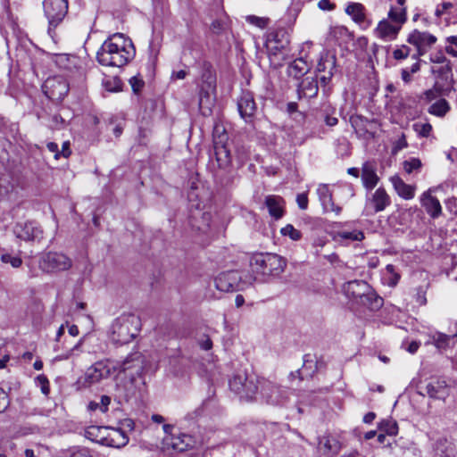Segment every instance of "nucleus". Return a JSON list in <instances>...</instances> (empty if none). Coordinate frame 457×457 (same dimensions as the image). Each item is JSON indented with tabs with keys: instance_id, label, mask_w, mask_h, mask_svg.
<instances>
[{
	"instance_id": "7c9ffc66",
	"label": "nucleus",
	"mask_w": 457,
	"mask_h": 457,
	"mask_svg": "<svg viewBox=\"0 0 457 457\" xmlns=\"http://www.w3.org/2000/svg\"><path fill=\"white\" fill-rule=\"evenodd\" d=\"M401 29V26L399 24H391L389 21L384 20L381 21L377 28V33L379 37L381 38H388L393 39L396 37L399 30Z\"/></svg>"
},
{
	"instance_id": "f03ea898",
	"label": "nucleus",
	"mask_w": 457,
	"mask_h": 457,
	"mask_svg": "<svg viewBox=\"0 0 457 457\" xmlns=\"http://www.w3.org/2000/svg\"><path fill=\"white\" fill-rule=\"evenodd\" d=\"M141 320L135 313H123L114 320L111 328V340L118 345H126L138 335Z\"/></svg>"
},
{
	"instance_id": "393cba45",
	"label": "nucleus",
	"mask_w": 457,
	"mask_h": 457,
	"mask_svg": "<svg viewBox=\"0 0 457 457\" xmlns=\"http://www.w3.org/2000/svg\"><path fill=\"white\" fill-rule=\"evenodd\" d=\"M426 394L431 398L444 399L448 395L447 384L445 380L432 379L425 387Z\"/></svg>"
},
{
	"instance_id": "aec40b11",
	"label": "nucleus",
	"mask_w": 457,
	"mask_h": 457,
	"mask_svg": "<svg viewBox=\"0 0 457 457\" xmlns=\"http://www.w3.org/2000/svg\"><path fill=\"white\" fill-rule=\"evenodd\" d=\"M374 212H380L391 204V198L383 187H378L368 199Z\"/></svg>"
},
{
	"instance_id": "79ce46f5",
	"label": "nucleus",
	"mask_w": 457,
	"mask_h": 457,
	"mask_svg": "<svg viewBox=\"0 0 457 457\" xmlns=\"http://www.w3.org/2000/svg\"><path fill=\"white\" fill-rule=\"evenodd\" d=\"M270 38L278 44L277 48H284L289 43L287 33L284 29H277L271 33Z\"/></svg>"
},
{
	"instance_id": "2eb2a0df",
	"label": "nucleus",
	"mask_w": 457,
	"mask_h": 457,
	"mask_svg": "<svg viewBox=\"0 0 457 457\" xmlns=\"http://www.w3.org/2000/svg\"><path fill=\"white\" fill-rule=\"evenodd\" d=\"M237 109L240 116L247 120L251 119L256 112V104L253 99V95L249 91H243L239 99L237 100Z\"/></svg>"
},
{
	"instance_id": "8fccbe9b",
	"label": "nucleus",
	"mask_w": 457,
	"mask_h": 457,
	"mask_svg": "<svg viewBox=\"0 0 457 457\" xmlns=\"http://www.w3.org/2000/svg\"><path fill=\"white\" fill-rule=\"evenodd\" d=\"M320 445L327 453H337L339 450L338 442L334 438L324 437L322 440H320Z\"/></svg>"
},
{
	"instance_id": "a19ab883",
	"label": "nucleus",
	"mask_w": 457,
	"mask_h": 457,
	"mask_svg": "<svg viewBox=\"0 0 457 457\" xmlns=\"http://www.w3.org/2000/svg\"><path fill=\"white\" fill-rule=\"evenodd\" d=\"M449 111V103L444 98L432 104L428 108V112L437 117H444Z\"/></svg>"
},
{
	"instance_id": "4c0bfd02",
	"label": "nucleus",
	"mask_w": 457,
	"mask_h": 457,
	"mask_svg": "<svg viewBox=\"0 0 457 457\" xmlns=\"http://www.w3.org/2000/svg\"><path fill=\"white\" fill-rule=\"evenodd\" d=\"M400 278V274L395 270V267L393 264L386 266L382 276V280L385 284L394 287L397 285Z\"/></svg>"
},
{
	"instance_id": "49530a36",
	"label": "nucleus",
	"mask_w": 457,
	"mask_h": 457,
	"mask_svg": "<svg viewBox=\"0 0 457 457\" xmlns=\"http://www.w3.org/2000/svg\"><path fill=\"white\" fill-rule=\"evenodd\" d=\"M337 237L339 240L361 241L364 238V234L361 230L341 231L337 233Z\"/></svg>"
},
{
	"instance_id": "39448f33",
	"label": "nucleus",
	"mask_w": 457,
	"mask_h": 457,
	"mask_svg": "<svg viewBox=\"0 0 457 457\" xmlns=\"http://www.w3.org/2000/svg\"><path fill=\"white\" fill-rule=\"evenodd\" d=\"M257 280L256 276L249 272L228 270L219 274L215 278V287L221 292H234L244 290Z\"/></svg>"
},
{
	"instance_id": "5701e85b",
	"label": "nucleus",
	"mask_w": 457,
	"mask_h": 457,
	"mask_svg": "<svg viewBox=\"0 0 457 457\" xmlns=\"http://www.w3.org/2000/svg\"><path fill=\"white\" fill-rule=\"evenodd\" d=\"M54 62L60 69L71 73H73L80 68V61L79 57L73 54H56Z\"/></svg>"
},
{
	"instance_id": "de8ad7c7",
	"label": "nucleus",
	"mask_w": 457,
	"mask_h": 457,
	"mask_svg": "<svg viewBox=\"0 0 457 457\" xmlns=\"http://www.w3.org/2000/svg\"><path fill=\"white\" fill-rule=\"evenodd\" d=\"M280 233L284 237H288L294 241H298L302 238V233L300 230L295 228L291 224H287L280 229Z\"/></svg>"
},
{
	"instance_id": "a211bd4d",
	"label": "nucleus",
	"mask_w": 457,
	"mask_h": 457,
	"mask_svg": "<svg viewBox=\"0 0 457 457\" xmlns=\"http://www.w3.org/2000/svg\"><path fill=\"white\" fill-rule=\"evenodd\" d=\"M420 203L431 218L436 219L441 215V204L436 197L430 194V190L426 191L421 195Z\"/></svg>"
},
{
	"instance_id": "6e6d98bb",
	"label": "nucleus",
	"mask_w": 457,
	"mask_h": 457,
	"mask_svg": "<svg viewBox=\"0 0 457 457\" xmlns=\"http://www.w3.org/2000/svg\"><path fill=\"white\" fill-rule=\"evenodd\" d=\"M129 84L135 94H139L145 86V81L141 76H134L129 79Z\"/></svg>"
},
{
	"instance_id": "9d476101",
	"label": "nucleus",
	"mask_w": 457,
	"mask_h": 457,
	"mask_svg": "<svg viewBox=\"0 0 457 457\" xmlns=\"http://www.w3.org/2000/svg\"><path fill=\"white\" fill-rule=\"evenodd\" d=\"M117 367L109 360H103L95 362L87 369L83 377V386H91L112 376Z\"/></svg>"
},
{
	"instance_id": "c85d7f7f",
	"label": "nucleus",
	"mask_w": 457,
	"mask_h": 457,
	"mask_svg": "<svg viewBox=\"0 0 457 457\" xmlns=\"http://www.w3.org/2000/svg\"><path fill=\"white\" fill-rule=\"evenodd\" d=\"M383 298L377 295V293L370 287V291L366 292L357 303H360L371 311H377L383 305Z\"/></svg>"
},
{
	"instance_id": "774afa93",
	"label": "nucleus",
	"mask_w": 457,
	"mask_h": 457,
	"mask_svg": "<svg viewBox=\"0 0 457 457\" xmlns=\"http://www.w3.org/2000/svg\"><path fill=\"white\" fill-rule=\"evenodd\" d=\"M430 61L434 63H442L445 64L447 62H450L442 53H436L430 56Z\"/></svg>"
},
{
	"instance_id": "b1692460",
	"label": "nucleus",
	"mask_w": 457,
	"mask_h": 457,
	"mask_svg": "<svg viewBox=\"0 0 457 457\" xmlns=\"http://www.w3.org/2000/svg\"><path fill=\"white\" fill-rule=\"evenodd\" d=\"M126 431L120 428H109L105 446L121 448L129 443Z\"/></svg>"
},
{
	"instance_id": "864d4df0",
	"label": "nucleus",
	"mask_w": 457,
	"mask_h": 457,
	"mask_svg": "<svg viewBox=\"0 0 457 457\" xmlns=\"http://www.w3.org/2000/svg\"><path fill=\"white\" fill-rule=\"evenodd\" d=\"M403 165L404 170L410 174L421 167V162L418 158H411L410 160L404 161Z\"/></svg>"
},
{
	"instance_id": "a18cd8bd",
	"label": "nucleus",
	"mask_w": 457,
	"mask_h": 457,
	"mask_svg": "<svg viewBox=\"0 0 457 457\" xmlns=\"http://www.w3.org/2000/svg\"><path fill=\"white\" fill-rule=\"evenodd\" d=\"M379 429L389 436H395L398 433V425L396 421L387 419L383 420L378 426Z\"/></svg>"
},
{
	"instance_id": "f257e3e1",
	"label": "nucleus",
	"mask_w": 457,
	"mask_h": 457,
	"mask_svg": "<svg viewBox=\"0 0 457 457\" xmlns=\"http://www.w3.org/2000/svg\"><path fill=\"white\" fill-rule=\"evenodd\" d=\"M136 54L135 46L129 37L121 33L110 36L97 51V62L103 66L122 67Z\"/></svg>"
},
{
	"instance_id": "c03bdc74",
	"label": "nucleus",
	"mask_w": 457,
	"mask_h": 457,
	"mask_svg": "<svg viewBox=\"0 0 457 457\" xmlns=\"http://www.w3.org/2000/svg\"><path fill=\"white\" fill-rule=\"evenodd\" d=\"M451 91V87H445V85H440L436 82L434 88L428 89L425 92V96L428 101L436 99L438 96L446 94Z\"/></svg>"
},
{
	"instance_id": "4468645a",
	"label": "nucleus",
	"mask_w": 457,
	"mask_h": 457,
	"mask_svg": "<svg viewBox=\"0 0 457 457\" xmlns=\"http://www.w3.org/2000/svg\"><path fill=\"white\" fill-rule=\"evenodd\" d=\"M145 360L142 353L137 352L130 353L120 365L123 372L129 371V377L140 376L145 370Z\"/></svg>"
},
{
	"instance_id": "dca6fc26",
	"label": "nucleus",
	"mask_w": 457,
	"mask_h": 457,
	"mask_svg": "<svg viewBox=\"0 0 457 457\" xmlns=\"http://www.w3.org/2000/svg\"><path fill=\"white\" fill-rule=\"evenodd\" d=\"M370 287L366 281L355 279L345 283L343 290L347 297L358 303L361 295L370 291Z\"/></svg>"
},
{
	"instance_id": "20e7f679",
	"label": "nucleus",
	"mask_w": 457,
	"mask_h": 457,
	"mask_svg": "<svg viewBox=\"0 0 457 457\" xmlns=\"http://www.w3.org/2000/svg\"><path fill=\"white\" fill-rule=\"evenodd\" d=\"M286 265V261L275 253H255L250 258L253 272L262 276L278 277L284 271Z\"/></svg>"
},
{
	"instance_id": "58836bf2",
	"label": "nucleus",
	"mask_w": 457,
	"mask_h": 457,
	"mask_svg": "<svg viewBox=\"0 0 457 457\" xmlns=\"http://www.w3.org/2000/svg\"><path fill=\"white\" fill-rule=\"evenodd\" d=\"M436 450L440 453L441 457H455L453 444L445 437L436 440Z\"/></svg>"
},
{
	"instance_id": "f3484780",
	"label": "nucleus",
	"mask_w": 457,
	"mask_h": 457,
	"mask_svg": "<svg viewBox=\"0 0 457 457\" xmlns=\"http://www.w3.org/2000/svg\"><path fill=\"white\" fill-rule=\"evenodd\" d=\"M163 440L168 447L177 452H185L194 444V439L191 436L182 433L178 436H165Z\"/></svg>"
},
{
	"instance_id": "37998d69",
	"label": "nucleus",
	"mask_w": 457,
	"mask_h": 457,
	"mask_svg": "<svg viewBox=\"0 0 457 457\" xmlns=\"http://www.w3.org/2000/svg\"><path fill=\"white\" fill-rule=\"evenodd\" d=\"M14 183L10 174L0 175V194L7 195L14 189Z\"/></svg>"
},
{
	"instance_id": "3c124183",
	"label": "nucleus",
	"mask_w": 457,
	"mask_h": 457,
	"mask_svg": "<svg viewBox=\"0 0 457 457\" xmlns=\"http://www.w3.org/2000/svg\"><path fill=\"white\" fill-rule=\"evenodd\" d=\"M1 261L4 263H9L12 268H20L22 264V259L19 255H12L4 253L1 254Z\"/></svg>"
},
{
	"instance_id": "a878e982",
	"label": "nucleus",
	"mask_w": 457,
	"mask_h": 457,
	"mask_svg": "<svg viewBox=\"0 0 457 457\" xmlns=\"http://www.w3.org/2000/svg\"><path fill=\"white\" fill-rule=\"evenodd\" d=\"M390 181L396 191L397 195L405 199H412L415 195L416 187L414 185L406 184L400 177L394 176Z\"/></svg>"
},
{
	"instance_id": "603ef678",
	"label": "nucleus",
	"mask_w": 457,
	"mask_h": 457,
	"mask_svg": "<svg viewBox=\"0 0 457 457\" xmlns=\"http://www.w3.org/2000/svg\"><path fill=\"white\" fill-rule=\"evenodd\" d=\"M186 360L183 357H172L170 359V365L174 374L178 375L182 371Z\"/></svg>"
},
{
	"instance_id": "473e14b6",
	"label": "nucleus",
	"mask_w": 457,
	"mask_h": 457,
	"mask_svg": "<svg viewBox=\"0 0 457 457\" xmlns=\"http://www.w3.org/2000/svg\"><path fill=\"white\" fill-rule=\"evenodd\" d=\"M337 58L334 54L326 53L321 54L316 66L317 73L336 71Z\"/></svg>"
},
{
	"instance_id": "6e6552de",
	"label": "nucleus",
	"mask_w": 457,
	"mask_h": 457,
	"mask_svg": "<svg viewBox=\"0 0 457 457\" xmlns=\"http://www.w3.org/2000/svg\"><path fill=\"white\" fill-rule=\"evenodd\" d=\"M290 395L288 388L262 378L260 395L267 404L283 406L288 402Z\"/></svg>"
},
{
	"instance_id": "0e129e2a",
	"label": "nucleus",
	"mask_w": 457,
	"mask_h": 457,
	"mask_svg": "<svg viewBox=\"0 0 457 457\" xmlns=\"http://www.w3.org/2000/svg\"><path fill=\"white\" fill-rule=\"evenodd\" d=\"M296 203L301 210H306L308 207V196L306 194H298L296 196Z\"/></svg>"
},
{
	"instance_id": "9b49d317",
	"label": "nucleus",
	"mask_w": 457,
	"mask_h": 457,
	"mask_svg": "<svg viewBox=\"0 0 457 457\" xmlns=\"http://www.w3.org/2000/svg\"><path fill=\"white\" fill-rule=\"evenodd\" d=\"M216 90V75L209 62L202 66L201 84L199 88V106L203 107L210 100V96Z\"/></svg>"
},
{
	"instance_id": "412c9836",
	"label": "nucleus",
	"mask_w": 457,
	"mask_h": 457,
	"mask_svg": "<svg viewBox=\"0 0 457 457\" xmlns=\"http://www.w3.org/2000/svg\"><path fill=\"white\" fill-rule=\"evenodd\" d=\"M265 205L273 219L279 220L284 216L285 201L281 196L274 195H267L265 197Z\"/></svg>"
},
{
	"instance_id": "4be33fe9",
	"label": "nucleus",
	"mask_w": 457,
	"mask_h": 457,
	"mask_svg": "<svg viewBox=\"0 0 457 457\" xmlns=\"http://www.w3.org/2000/svg\"><path fill=\"white\" fill-rule=\"evenodd\" d=\"M317 194L326 212H333L336 214H339L341 212V207L337 206L334 204L332 194L327 185H320L317 189Z\"/></svg>"
},
{
	"instance_id": "ddd939ff",
	"label": "nucleus",
	"mask_w": 457,
	"mask_h": 457,
	"mask_svg": "<svg viewBox=\"0 0 457 457\" xmlns=\"http://www.w3.org/2000/svg\"><path fill=\"white\" fill-rule=\"evenodd\" d=\"M15 236L24 241H37L43 238V230L36 222L18 223L14 227Z\"/></svg>"
},
{
	"instance_id": "5fc2aeb1",
	"label": "nucleus",
	"mask_w": 457,
	"mask_h": 457,
	"mask_svg": "<svg viewBox=\"0 0 457 457\" xmlns=\"http://www.w3.org/2000/svg\"><path fill=\"white\" fill-rule=\"evenodd\" d=\"M36 383L38 386H40V389H41V392L45 395H48L49 392H50V387H49V380L48 378L41 374V375H38L37 378H36Z\"/></svg>"
},
{
	"instance_id": "ea45409f",
	"label": "nucleus",
	"mask_w": 457,
	"mask_h": 457,
	"mask_svg": "<svg viewBox=\"0 0 457 457\" xmlns=\"http://www.w3.org/2000/svg\"><path fill=\"white\" fill-rule=\"evenodd\" d=\"M453 338V336H448L444 333L436 332L431 337V344H433L439 351H444L449 347L450 342Z\"/></svg>"
},
{
	"instance_id": "2f4dec72",
	"label": "nucleus",
	"mask_w": 457,
	"mask_h": 457,
	"mask_svg": "<svg viewBox=\"0 0 457 457\" xmlns=\"http://www.w3.org/2000/svg\"><path fill=\"white\" fill-rule=\"evenodd\" d=\"M406 0H397V5L391 7L388 18L395 23L402 26L406 21Z\"/></svg>"
},
{
	"instance_id": "69168bd1",
	"label": "nucleus",
	"mask_w": 457,
	"mask_h": 457,
	"mask_svg": "<svg viewBox=\"0 0 457 457\" xmlns=\"http://www.w3.org/2000/svg\"><path fill=\"white\" fill-rule=\"evenodd\" d=\"M203 414V407H198L195 409L193 411L188 412L185 419L188 421L194 422L198 417H200Z\"/></svg>"
},
{
	"instance_id": "bf43d9fd",
	"label": "nucleus",
	"mask_w": 457,
	"mask_h": 457,
	"mask_svg": "<svg viewBox=\"0 0 457 457\" xmlns=\"http://www.w3.org/2000/svg\"><path fill=\"white\" fill-rule=\"evenodd\" d=\"M410 51L411 49L408 46H403L401 48H397L393 52V56L396 60H403L408 57Z\"/></svg>"
},
{
	"instance_id": "e2e57ef3",
	"label": "nucleus",
	"mask_w": 457,
	"mask_h": 457,
	"mask_svg": "<svg viewBox=\"0 0 457 457\" xmlns=\"http://www.w3.org/2000/svg\"><path fill=\"white\" fill-rule=\"evenodd\" d=\"M9 403L10 402L7 393L4 389L0 388V413L7 409Z\"/></svg>"
},
{
	"instance_id": "1a4fd4ad",
	"label": "nucleus",
	"mask_w": 457,
	"mask_h": 457,
	"mask_svg": "<svg viewBox=\"0 0 457 457\" xmlns=\"http://www.w3.org/2000/svg\"><path fill=\"white\" fill-rule=\"evenodd\" d=\"M39 268L46 273L65 271L72 267V260L59 252H48L39 259Z\"/></svg>"
},
{
	"instance_id": "0eeeda50",
	"label": "nucleus",
	"mask_w": 457,
	"mask_h": 457,
	"mask_svg": "<svg viewBox=\"0 0 457 457\" xmlns=\"http://www.w3.org/2000/svg\"><path fill=\"white\" fill-rule=\"evenodd\" d=\"M216 140L213 149L219 170L215 172L214 177L217 180L220 179L222 186H228L232 182L231 177L228 176V169L232 162L230 151L227 143H224V136L218 137Z\"/></svg>"
},
{
	"instance_id": "338daca9",
	"label": "nucleus",
	"mask_w": 457,
	"mask_h": 457,
	"mask_svg": "<svg viewBox=\"0 0 457 457\" xmlns=\"http://www.w3.org/2000/svg\"><path fill=\"white\" fill-rule=\"evenodd\" d=\"M199 345L201 349L204 351L211 350L212 348V341L208 336H204L203 338L199 340Z\"/></svg>"
},
{
	"instance_id": "6ab92c4d",
	"label": "nucleus",
	"mask_w": 457,
	"mask_h": 457,
	"mask_svg": "<svg viewBox=\"0 0 457 457\" xmlns=\"http://www.w3.org/2000/svg\"><path fill=\"white\" fill-rule=\"evenodd\" d=\"M318 80L314 77H306L298 85V98H313L318 95Z\"/></svg>"
},
{
	"instance_id": "bb28decb",
	"label": "nucleus",
	"mask_w": 457,
	"mask_h": 457,
	"mask_svg": "<svg viewBox=\"0 0 457 457\" xmlns=\"http://www.w3.org/2000/svg\"><path fill=\"white\" fill-rule=\"evenodd\" d=\"M361 179L364 187L368 190H371L377 186L379 178L376 173V167L372 163L365 162L363 164L361 169Z\"/></svg>"
},
{
	"instance_id": "680f3d73",
	"label": "nucleus",
	"mask_w": 457,
	"mask_h": 457,
	"mask_svg": "<svg viewBox=\"0 0 457 457\" xmlns=\"http://www.w3.org/2000/svg\"><path fill=\"white\" fill-rule=\"evenodd\" d=\"M212 33L219 35L225 29V22L221 20H214L210 27Z\"/></svg>"
},
{
	"instance_id": "e433bc0d",
	"label": "nucleus",
	"mask_w": 457,
	"mask_h": 457,
	"mask_svg": "<svg viewBox=\"0 0 457 457\" xmlns=\"http://www.w3.org/2000/svg\"><path fill=\"white\" fill-rule=\"evenodd\" d=\"M345 12L357 23L365 20L364 6L360 3H351L345 8Z\"/></svg>"
},
{
	"instance_id": "052dcab7",
	"label": "nucleus",
	"mask_w": 457,
	"mask_h": 457,
	"mask_svg": "<svg viewBox=\"0 0 457 457\" xmlns=\"http://www.w3.org/2000/svg\"><path fill=\"white\" fill-rule=\"evenodd\" d=\"M426 293L427 290L423 287H419L416 289L415 299L420 305H425L427 303Z\"/></svg>"
},
{
	"instance_id": "13d9d810",
	"label": "nucleus",
	"mask_w": 457,
	"mask_h": 457,
	"mask_svg": "<svg viewBox=\"0 0 457 457\" xmlns=\"http://www.w3.org/2000/svg\"><path fill=\"white\" fill-rule=\"evenodd\" d=\"M221 136H224V143H227L228 141V134L225 131V129L222 125H215L213 129L212 137H213V145H215L216 139L218 137H221Z\"/></svg>"
},
{
	"instance_id": "f704fd0d",
	"label": "nucleus",
	"mask_w": 457,
	"mask_h": 457,
	"mask_svg": "<svg viewBox=\"0 0 457 457\" xmlns=\"http://www.w3.org/2000/svg\"><path fill=\"white\" fill-rule=\"evenodd\" d=\"M309 71L308 63L303 58L293 61L287 67V73L294 78H300Z\"/></svg>"
},
{
	"instance_id": "cd10ccee",
	"label": "nucleus",
	"mask_w": 457,
	"mask_h": 457,
	"mask_svg": "<svg viewBox=\"0 0 457 457\" xmlns=\"http://www.w3.org/2000/svg\"><path fill=\"white\" fill-rule=\"evenodd\" d=\"M407 41L415 46H430L436 42V37L428 32L415 29L409 35Z\"/></svg>"
},
{
	"instance_id": "c9c22d12",
	"label": "nucleus",
	"mask_w": 457,
	"mask_h": 457,
	"mask_svg": "<svg viewBox=\"0 0 457 457\" xmlns=\"http://www.w3.org/2000/svg\"><path fill=\"white\" fill-rule=\"evenodd\" d=\"M432 72L437 74V77L445 82V87L453 88V73H452V66L451 62H447L438 69H432Z\"/></svg>"
},
{
	"instance_id": "72a5a7b5",
	"label": "nucleus",
	"mask_w": 457,
	"mask_h": 457,
	"mask_svg": "<svg viewBox=\"0 0 457 457\" xmlns=\"http://www.w3.org/2000/svg\"><path fill=\"white\" fill-rule=\"evenodd\" d=\"M57 83V91L55 89H53L50 93L46 91V94L49 98H62L64 96L68 93V86L64 81L59 80L56 81L55 79H47L45 84V87L48 89L49 87H55L54 83Z\"/></svg>"
},
{
	"instance_id": "423d86ee",
	"label": "nucleus",
	"mask_w": 457,
	"mask_h": 457,
	"mask_svg": "<svg viewBox=\"0 0 457 457\" xmlns=\"http://www.w3.org/2000/svg\"><path fill=\"white\" fill-rule=\"evenodd\" d=\"M44 13L48 21V35L56 42L55 29L61 24L68 12L67 0H44Z\"/></svg>"
},
{
	"instance_id": "4d7b16f0",
	"label": "nucleus",
	"mask_w": 457,
	"mask_h": 457,
	"mask_svg": "<svg viewBox=\"0 0 457 457\" xmlns=\"http://www.w3.org/2000/svg\"><path fill=\"white\" fill-rule=\"evenodd\" d=\"M246 21L260 29H264L269 23V19L254 15L247 16Z\"/></svg>"
},
{
	"instance_id": "7ed1b4c3",
	"label": "nucleus",
	"mask_w": 457,
	"mask_h": 457,
	"mask_svg": "<svg viewBox=\"0 0 457 457\" xmlns=\"http://www.w3.org/2000/svg\"><path fill=\"white\" fill-rule=\"evenodd\" d=\"M262 378L253 372L239 370L229 380V388L239 396L241 400L250 402L261 389Z\"/></svg>"
},
{
	"instance_id": "f8f14e48",
	"label": "nucleus",
	"mask_w": 457,
	"mask_h": 457,
	"mask_svg": "<svg viewBox=\"0 0 457 457\" xmlns=\"http://www.w3.org/2000/svg\"><path fill=\"white\" fill-rule=\"evenodd\" d=\"M138 394L137 378L133 377L120 378L116 384L114 398L120 404L136 399Z\"/></svg>"
},
{
	"instance_id": "c756f323",
	"label": "nucleus",
	"mask_w": 457,
	"mask_h": 457,
	"mask_svg": "<svg viewBox=\"0 0 457 457\" xmlns=\"http://www.w3.org/2000/svg\"><path fill=\"white\" fill-rule=\"evenodd\" d=\"M109 428L89 426L85 430V436L96 443L105 445Z\"/></svg>"
},
{
	"instance_id": "09e8293b",
	"label": "nucleus",
	"mask_w": 457,
	"mask_h": 457,
	"mask_svg": "<svg viewBox=\"0 0 457 457\" xmlns=\"http://www.w3.org/2000/svg\"><path fill=\"white\" fill-rule=\"evenodd\" d=\"M413 130L421 137H428L432 131V125L428 122H415L412 125Z\"/></svg>"
}]
</instances>
